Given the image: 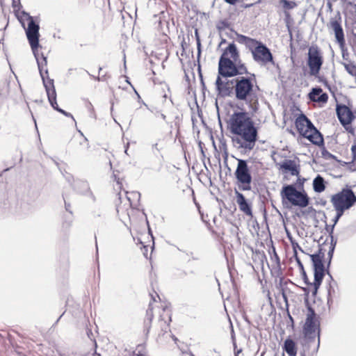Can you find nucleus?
I'll use <instances>...</instances> for the list:
<instances>
[{
  "mask_svg": "<svg viewBox=\"0 0 356 356\" xmlns=\"http://www.w3.org/2000/svg\"><path fill=\"white\" fill-rule=\"evenodd\" d=\"M282 349L289 356H296L297 355V344L290 337L284 340Z\"/></svg>",
  "mask_w": 356,
  "mask_h": 356,
  "instance_id": "aec40b11",
  "label": "nucleus"
},
{
  "mask_svg": "<svg viewBox=\"0 0 356 356\" xmlns=\"http://www.w3.org/2000/svg\"><path fill=\"white\" fill-rule=\"evenodd\" d=\"M343 126V127L346 129V131H348V133L351 134H354L355 133V129L352 127V124H341Z\"/></svg>",
  "mask_w": 356,
  "mask_h": 356,
  "instance_id": "864d4df0",
  "label": "nucleus"
},
{
  "mask_svg": "<svg viewBox=\"0 0 356 356\" xmlns=\"http://www.w3.org/2000/svg\"><path fill=\"white\" fill-rule=\"evenodd\" d=\"M330 26L334 32L337 42L339 43L340 47H343L345 44V38L341 23L337 20H332L330 22Z\"/></svg>",
  "mask_w": 356,
  "mask_h": 356,
  "instance_id": "6ab92c4d",
  "label": "nucleus"
},
{
  "mask_svg": "<svg viewBox=\"0 0 356 356\" xmlns=\"http://www.w3.org/2000/svg\"><path fill=\"white\" fill-rule=\"evenodd\" d=\"M330 201L333 206L350 209L356 203V195L353 191V186L346 184L340 191L332 195Z\"/></svg>",
  "mask_w": 356,
  "mask_h": 356,
  "instance_id": "6e6552de",
  "label": "nucleus"
},
{
  "mask_svg": "<svg viewBox=\"0 0 356 356\" xmlns=\"http://www.w3.org/2000/svg\"><path fill=\"white\" fill-rule=\"evenodd\" d=\"M229 27V23L226 20H221L219 24L217 26V29L220 31L228 29Z\"/></svg>",
  "mask_w": 356,
  "mask_h": 356,
  "instance_id": "49530a36",
  "label": "nucleus"
},
{
  "mask_svg": "<svg viewBox=\"0 0 356 356\" xmlns=\"http://www.w3.org/2000/svg\"><path fill=\"white\" fill-rule=\"evenodd\" d=\"M248 74V68L240 59L236 44L234 42L229 43L219 58L218 74L227 79Z\"/></svg>",
  "mask_w": 356,
  "mask_h": 356,
  "instance_id": "7ed1b4c3",
  "label": "nucleus"
},
{
  "mask_svg": "<svg viewBox=\"0 0 356 356\" xmlns=\"http://www.w3.org/2000/svg\"><path fill=\"white\" fill-rule=\"evenodd\" d=\"M44 73L47 74V79H45L44 74H43V76H41V79L42 80V83L47 92L49 104L54 110L58 111V113L63 114L66 117L71 118L73 120V121L76 122L73 115L70 113L65 111V110L62 109L58 106L56 100V92L54 86V79H50L48 76L47 69L45 70Z\"/></svg>",
  "mask_w": 356,
  "mask_h": 356,
  "instance_id": "9d476101",
  "label": "nucleus"
},
{
  "mask_svg": "<svg viewBox=\"0 0 356 356\" xmlns=\"http://www.w3.org/2000/svg\"><path fill=\"white\" fill-rule=\"evenodd\" d=\"M330 248H334L335 249L336 248V245H337V238H335L334 237L333 235H330Z\"/></svg>",
  "mask_w": 356,
  "mask_h": 356,
  "instance_id": "6e6d98bb",
  "label": "nucleus"
},
{
  "mask_svg": "<svg viewBox=\"0 0 356 356\" xmlns=\"http://www.w3.org/2000/svg\"><path fill=\"white\" fill-rule=\"evenodd\" d=\"M335 226H336V225H334V224L330 225H327V223H325V229L329 234V236L333 235Z\"/></svg>",
  "mask_w": 356,
  "mask_h": 356,
  "instance_id": "603ef678",
  "label": "nucleus"
},
{
  "mask_svg": "<svg viewBox=\"0 0 356 356\" xmlns=\"http://www.w3.org/2000/svg\"><path fill=\"white\" fill-rule=\"evenodd\" d=\"M314 341H307L306 339L304 337L302 341V346H303V351L300 352V356H306V351H307L309 348L310 343L314 342Z\"/></svg>",
  "mask_w": 356,
  "mask_h": 356,
  "instance_id": "58836bf2",
  "label": "nucleus"
},
{
  "mask_svg": "<svg viewBox=\"0 0 356 356\" xmlns=\"http://www.w3.org/2000/svg\"><path fill=\"white\" fill-rule=\"evenodd\" d=\"M279 291H280V293L282 295L283 300L285 302V305H286V309L288 310L289 305V300H288V297L286 296L285 289L279 290Z\"/></svg>",
  "mask_w": 356,
  "mask_h": 356,
  "instance_id": "3c124183",
  "label": "nucleus"
},
{
  "mask_svg": "<svg viewBox=\"0 0 356 356\" xmlns=\"http://www.w3.org/2000/svg\"><path fill=\"white\" fill-rule=\"evenodd\" d=\"M323 64V53L316 44L311 45L308 49L307 65L309 67L310 76L319 74Z\"/></svg>",
  "mask_w": 356,
  "mask_h": 356,
  "instance_id": "9b49d317",
  "label": "nucleus"
},
{
  "mask_svg": "<svg viewBox=\"0 0 356 356\" xmlns=\"http://www.w3.org/2000/svg\"><path fill=\"white\" fill-rule=\"evenodd\" d=\"M323 92V90L319 86L314 87L311 89L310 92L308 94V97L312 101H315L317 98L316 97Z\"/></svg>",
  "mask_w": 356,
  "mask_h": 356,
  "instance_id": "c756f323",
  "label": "nucleus"
},
{
  "mask_svg": "<svg viewBox=\"0 0 356 356\" xmlns=\"http://www.w3.org/2000/svg\"><path fill=\"white\" fill-rule=\"evenodd\" d=\"M296 128L301 137H303L305 133L311 131L314 127L312 122L303 113H300L295 120Z\"/></svg>",
  "mask_w": 356,
  "mask_h": 356,
  "instance_id": "2eb2a0df",
  "label": "nucleus"
},
{
  "mask_svg": "<svg viewBox=\"0 0 356 356\" xmlns=\"http://www.w3.org/2000/svg\"><path fill=\"white\" fill-rule=\"evenodd\" d=\"M313 189L316 193H321L325 190L326 182L324 178L318 175L313 180Z\"/></svg>",
  "mask_w": 356,
  "mask_h": 356,
  "instance_id": "412c9836",
  "label": "nucleus"
},
{
  "mask_svg": "<svg viewBox=\"0 0 356 356\" xmlns=\"http://www.w3.org/2000/svg\"><path fill=\"white\" fill-rule=\"evenodd\" d=\"M23 28L24 29L27 40L36 60L40 75V76H43V74H44L43 72V67L47 65V57L44 56L43 54H41V57L39 56L38 49L41 48V45L40 44V34L38 18L37 17L33 20L28 22L27 27L24 25Z\"/></svg>",
  "mask_w": 356,
  "mask_h": 356,
  "instance_id": "39448f33",
  "label": "nucleus"
},
{
  "mask_svg": "<svg viewBox=\"0 0 356 356\" xmlns=\"http://www.w3.org/2000/svg\"><path fill=\"white\" fill-rule=\"evenodd\" d=\"M293 256L295 257V260H296V263L298 264V268L300 269V271L302 272V271L305 270V268H304V266H303L300 259L298 256L297 251H295V254H294Z\"/></svg>",
  "mask_w": 356,
  "mask_h": 356,
  "instance_id": "c03bdc74",
  "label": "nucleus"
},
{
  "mask_svg": "<svg viewBox=\"0 0 356 356\" xmlns=\"http://www.w3.org/2000/svg\"><path fill=\"white\" fill-rule=\"evenodd\" d=\"M316 204H319L324 207L327 204V201L324 199H320L319 201H316Z\"/></svg>",
  "mask_w": 356,
  "mask_h": 356,
  "instance_id": "774afa93",
  "label": "nucleus"
},
{
  "mask_svg": "<svg viewBox=\"0 0 356 356\" xmlns=\"http://www.w3.org/2000/svg\"><path fill=\"white\" fill-rule=\"evenodd\" d=\"M273 252H274V257L276 261V263L280 266V257H279L278 254H277L275 248H273Z\"/></svg>",
  "mask_w": 356,
  "mask_h": 356,
  "instance_id": "e2e57ef3",
  "label": "nucleus"
},
{
  "mask_svg": "<svg viewBox=\"0 0 356 356\" xmlns=\"http://www.w3.org/2000/svg\"><path fill=\"white\" fill-rule=\"evenodd\" d=\"M351 110L349 107L343 104H337L336 106V113L337 118L341 119L347 112Z\"/></svg>",
  "mask_w": 356,
  "mask_h": 356,
  "instance_id": "a878e982",
  "label": "nucleus"
},
{
  "mask_svg": "<svg viewBox=\"0 0 356 356\" xmlns=\"http://www.w3.org/2000/svg\"><path fill=\"white\" fill-rule=\"evenodd\" d=\"M280 3L282 5L283 8L286 10H291L297 6L295 1L290 0H280Z\"/></svg>",
  "mask_w": 356,
  "mask_h": 356,
  "instance_id": "2f4dec72",
  "label": "nucleus"
},
{
  "mask_svg": "<svg viewBox=\"0 0 356 356\" xmlns=\"http://www.w3.org/2000/svg\"><path fill=\"white\" fill-rule=\"evenodd\" d=\"M334 250H335V249H334V248L332 249V248H329V250H328V252H327V259H332V260Z\"/></svg>",
  "mask_w": 356,
  "mask_h": 356,
  "instance_id": "bf43d9fd",
  "label": "nucleus"
},
{
  "mask_svg": "<svg viewBox=\"0 0 356 356\" xmlns=\"http://www.w3.org/2000/svg\"><path fill=\"white\" fill-rule=\"evenodd\" d=\"M224 76H220L217 74L215 81V87L217 92V96L220 98H225L232 97L234 95V79H223Z\"/></svg>",
  "mask_w": 356,
  "mask_h": 356,
  "instance_id": "ddd939ff",
  "label": "nucleus"
},
{
  "mask_svg": "<svg viewBox=\"0 0 356 356\" xmlns=\"http://www.w3.org/2000/svg\"><path fill=\"white\" fill-rule=\"evenodd\" d=\"M297 177L296 184L298 188H302L301 191L297 190L295 184H286L283 185L280 191L282 204L287 209L291 207L289 204L300 208H305L309 204L310 199L306 191L303 189L304 183L306 179L300 178L299 175Z\"/></svg>",
  "mask_w": 356,
  "mask_h": 356,
  "instance_id": "20e7f679",
  "label": "nucleus"
},
{
  "mask_svg": "<svg viewBox=\"0 0 356 356\" xmlns=\"http://www.w3.org/2000/svg\"><path fill=\"white\" fill-rule=\"evenodd\" d=\"M289 282H291L290 280H285L284 277H280L278 282L276 284V288L278 290L285 289Z\"/></svg>",
  "mask_w": 356,
  "mask_h": 356,
  "instance_id": "72a5a7b5",
  "label": "nucleus"
},
{
  "mask_svg": "<svg viewBox=\"0 0 356 356\" xmlns=\"http://www.w3.org/2000/svg\"><path fill=\"white\" fill-rule=\"evenodd\" d=\"M234 82L235 99L252 105V101L257 99L252 79L250 76L241 75L234 79Z\"/></svg>",
  "mask_w": 356,
  "mask_h": 356,
  "instance_id": "423d86ee",
  "label": "nucleus"
},
{
  "mask_svg": "<svg viewBox=\"0 0 356 356\" xmlns=\"http://www.w3.org/2000/svg\"><path fill=\"white\" fill-rule=\"evenodd\" d=\"M343 65L347 71V72L350 74L351 76H355V74H356V65L351 63L348 64L346 63H343Z\"/></svg>",
  "mask_w": 356,
  "mask_h": 356,
  "instance_id": "f704fd0d",
  "label": "nucleus"
},
{
  "mask_svg": "<svg viewBox=\"0 0 356 356\" xmlns=\"http://www.w3.org/2000/svg\"><path fill=\"white\" fill-rule=\"evenodd\" d=\"M334 208V210L336 211V215L334 218L332 219L333 224L337 225L339 222V219L341 218V216L343 215L344 212L346 211V209H343L342 208H339L336 206H333Z\"/></svg>",
  "mask_w": 356,
  "mask_h": 356,
  "instance_id": "7c9ffc66",
  "label": "nucleus"
},
{
  "mask_svg": "<svg viewBox=\"0 0 356 356\" xmlns=\"http://www.w3.org/2000/svg\"><path fill=\"white\" fill-rule=\"evenodd\" d=\"M156 116H160L164 121H165L166 120V115H164L163 113L159 112V111H156V113H155Z\"/></svg>",
  "mask_w": 356,
  "mask_h": 356,
  "instance_id": "338daca9",
  "label": "nucleus"
},
{
  "mask_svg": "<svg viewBox=\"0 0 356 356\" xmlns=\"http://www.w3.org/2000/svg\"><path fill=\"white\" fill-rule=\"evenodd\" d=\"M314 76L318 79L319 83H323L325 87H326L330 92H332L331 86L325 76H321L319 74Z\"/></svg>",
  "mask_w": 356,
  "mask_h": 356,
  "instance_id": "4c0bfd02",
  "label": "nucleus"
},
{
  "mask_svg": "<svg viewBox=\"0 0 356 356\" xmlns=\"http://www.w3.org/2000/svg\"><path fill=\"white\" fill-rule=\"evenodd\" d=\"M39 195V192L33 188H29L26 193L23 195L21 199L20 207L24 213L27 214L31 211L32 204L37 200Z\"/></svg>",
  "mask_w": 356,
  "mask_h": 356,
  "instance_id": "4468645a",
  "label": "nucleus"
},
{
  "mask_svg": "<svg viewBox=\"0 0 356 356\" xmlns=\"http://www.w3.org/2000/svg\"><path fill=\"white\" fill-rule=\"evenodd\" d=\"M227 129L236 135L232 138L234 146L243 154L252 150L258 140V129L246 111H234L227 122Z\"/></svg>",
  "mask_w": 356,
  "mask_h": 356,
  "instance_id": "f257e3e1",
  "label": "nucleus"
},
{
  "mask_svg": "<svg viewBox=\"0 0 356 356\" xmlns=\"http://www.w3.org/2000/svg\"><path fill=\"white\" fill-rule=\"evenodd\" d=\"M197 72H198V75H199V77H200V83H201V85H202V90L204 91V90H206V86H205V83H204V79H203V76H202V69H201V65L200 64V62L198 63Z\"/></svg>",
  "mask_w": 356,
  "mask_h": 356,
  "instance_id": "37998d69",
  "label": "nucleus"
},
{
  "mask_svg": "<svg viewBox=\"0 0 356 356\" xmlns=\"http://www.w3.org/2000/svg\"><path fill=\"white\" fill-rule=\"evenodd\" d=\"M311 213H316V211L312 207H309L306 210L302 211V215H307Z\"/></svg>",
  "mask_w": 356,
  "mask_h": 356,
  "instance_id": "4d7b16f0",
  "label": "nucleus"
},
{
  "mask_svg": "<svg viewBox=\"0 0 356 356\" xmlns=\"http://www.w3.org/2000/svg\"><path fill=\"white\" fill-rule=\"evenodd\" d=\"M321 150V156L325 159H333L337 161V156L330 152L325 147V141L323 142V146H318Z\"/></svg>",
  "mask_w": 356,
  "mask_h": 356,
  "instance_id": "c85d7f7f",
  "label": "nucleus"
},
{
  "mask_svg": "<svg viewBox=\"0 0 356 356\" xmlns=\"http://www.w3.org/2000/svg\"><path fill=\"white\" fill-rule=\"evenodd\" d=\"M300 274H301V277H302V279L304 282V283L307 285V286H311L312 285V282H309V280L308 278V276L307 275V273L305 270L302 271V272H300Z\"/></svg>",
  "mask_w": 356,
  "mask_h": 356,
  "instance_id": "8fccbe9b",
  "label": "nucleus"
},
{
  "mask_svg": "<svg viewBox=\"0 0 356 356\" xmlns=\"http://www.w3.org/2000/svg\"><path fill=\"white\" fill-rule=\"evenodd\" d=\"M151 305L149 304V308L146 312V320L145 321V331L146 332V334H147L151 328V323L154 318V314L152 309L150 308Z\"/></svg>",
  "mask_w": 356,
  "mask_h": 356,
  "instance_id": "5701e85b",
  "label": "nucleus"
},
{
  "mask_svg": "<svg viewBox=\"0 0 356 356\" xmlns=\"http://www.w3.org/2000/svg\"><path fill=\"white\" fill-rule=\"evenodd\" d=\"M312 286L314 288L313 291L312 292V296L316 297L318 293V289L320 288L321 286H318V285H312Z\"/></svg>",
  "mask_w": 356,
  "mask_h": 356,
  "instance_id": "052dcab7",
  "label": "nucleus"
},
{
  "mask_svg": "<svg viewBox=\"0 0 356 356\" xmlns=\"http://www.w3.org/2000/svg\"><path fill=\"white\" fill-rule=\"evenodd\" d=\"M307 314L305 324L302 327L303 337L307 341H314L315 332L317 331L318 343L313 353H316L320 346L321 337V323L318 315L316 314L315 310L312 306H307Z\"/></svg>",
  "mask_w": 356,
  "mask_h": 356,
  "instance_id": "0eeeda50",
  "label": "nucleus"
},
{
  "mask_svg": "<svg viewBox=\"0 0 356 356\" xmlns=\"http://www.w3.org/2000/svg\"><path fill=\"white\" fill-rule=\"evenodd\" d=\"M279 165L280 169L284 173L289 172L292 176H298L300 175V165H297L294 160L284 159Z\"/></svg>",
  "mask_w": 356,
  "mask_h": 356,
  "instance_id": "a211bd4d",
  "label": "nucleus"
},
{
  "mask_svg": "<svg viewBox=\"0 0 356 356\" xmlns=\"http://www.w3.org/2000/svg\"><path fill=\"white\" fill-rule=\"evenodd\" d=\"M195 39H196V42H197V63H199L201 53H202V44H201V41H200V35H199L197 29L195 30Z\"/></svg>",
  "mask_w": 356,
  "mask_h": 356,
  "instance_id": "473e14b6",
  "label": "nucleus"
},
{
  "mask_svg": "<svg viewBox=\"0 0 356 356\" xmlns=\"http://www.w3.org/2000/svg\"><path fill=\"white\" fill-rule=\"evenodd\" d=\"M355 118V116L353 111L350 110L348 112L346 113L345 115L343 116L341 119L339 118V121L341 123V124H352V122L354 121Z\"/></svg>",
  "mask_w": 356,
  "mask_h": 356,
  "instance_id": "393cba45",
  "label": "nucleus"
},
{
  "mask_svg": "<svg viewBox=\"0 0 356 356\" xmlns=\"http://www.w3.org/2000/svg\"><path fill=\"white\" fill-rule=\"evenodd\" d=\"M44 73L47 74V79H45L44 74H43V76H41V79L42 80V83L47 92L49 104L54 110L58 111V113L63 114L66 117L71 118L73 120V121L76 122L73 115L70 113L65 111V110L62 109L58 106L56 100V92L54 86V79H50L48 76L47 69L45 70Z\"/></svg>",
  "mask_w": 356,
  "mask_h": 356,
  "instance_id": "1a4fd4ad",
  "label": "nucleus"
},
{
  "mask_svg": "<svg viewBox=\"0 0 356 356\" xmlns=\"http://www.w3.org/2000/svg\"><path fill=\"white\" fill-rule=\"evenodd\" d=\"M19 16L21 17V18L23 17H25L26 19L29 22V21H31V20H33L35 19L36 17H34L33 16H31L29 13H27L26 11L25 10H22L21 12V15H19ZM23 20V19H22Z\"/></svg>",
  "mask_w": 356,
  "mask_h": 356,
  "instance_id": "09e8293b",
  "label": "nucleus"
},
{
  "mask_svg": "<svg viewBox=\"0 0 356 356\" xmlns=\"http://www.w3.org/2000/svg\"><path fill=\"white\" fill-rule=\"evenodd\" d=\"M253 60L261 66H266L270 63L273 66H278L275 60L270 49L264 43H259L252 51Z\"/></svg>",
  "mask_w": 356,
  "mask_h": 356,
  "instance_id": "f8f14e48",
  "label": "nucleus"
},
{
  "mask_svg": "<svg viewBox=\"0 0 356 356\" xmlns=\"http://www.w3.org/2000/svg\"><path fill=\"white\" fill-rule=\"evenodd\" d=\"M324 271H314V282H312V285H318L321 286L323 278H324Z\"/></svg>",
  "mask_w": 356,
  "mask_h": 356,
  "instance_id": "cd10ccee",
  "label": "nucleus"
},
{
  "mask_svg": "<svg viewBox=\"0 0 356 356\" xmlns=\"http://www.w3.org/2000/svg\"><path fill=\"white\" fill-rule=\"evenodd\" d=\"M236 36H237V41L239 43H241V44H244L245 45L246 44V43L248 42H252V41H254L252 40V38H250L248 36L242 35V34L237 33Z\"/></svg>",
  "mask_w": 356,
  "mask_h": 356,
  "instance_id": "e433bc0d",
  "label": "nucleus"
},
{
  "mask_svg": "<svg viewBox=\"0 0 356 356\" xmlns=\"http://www.w3.org/2000/svg\"><path fill=\"white\" fill-rule=\"evenodd\" d=\"M303 291L305 292V305L306 307L307 308V306H311L309 305V289L307 287H303L302 288Z\"/></svg>",
  "mask_w": 356,
  "mask_h": 356,
  "instance_id": "a18cd8bd",
  "label": "nucleus"
},
{
  "mask_svg": "<svg viewBox=\"0 0 356 356\" xmlns=\"http://www.w3.org/2000/svg\"><path fill=\"white\" fill-rule=\"evenodd\" d=\"M309 257L325 259V250L319 245L318 250L314 254H309Z\"/></svg>",
  "mask_w": 356,
  "mask_h": 356,
  "instance_id": "c9c22d12",
  "label": "nucleus"
},
{
  "mask_svg": "<svg viewBox=\"0 0 356 356\" xmlns=\"http://www.w3.org/2000/svg\"><path fill=\"white\" fill-rule=\"evenodd\" d=\"M351 152H352V161L350 162V164H353V165H355V161H356V143H354V144L351 147Z\"/></svg>",
  "mask_w": 356,
  "mask_h": 356,
  "instance_id": "de8ad7c7",
  "label": "nucleus"
},
{
  "mask_svg": "<svg viewBox=\"0 0 356 356\" xmlns=\"http://www.w3.org/2000/svg\"><path fill=\"white\" fill-rule=\"evenodd\" d=\"M241 0H224L228 4L235 5L236 3L239 2Z\"/></svg>",
  "mask_w": 356,
  "mask_h": 356,
  "instance_id": "0e129e2a",
  "label": "nucleus"
},
{
  "mask_svg": "<svg viewBox=\"0 0 356 356\" xmlns=\"http://www.w3.org/2000/svg\"><path fill=\"white\" fill-rule=\"evenodd\" d=\"M328 100V95L326 92H321L318 97L316 99L314 102H318L321 103H327Z\"/></svg>",
  "mask_w": 356,
  "mask_h": 356,
  "instance_id": "79ce46f5",
  "label": "nucleus"
},
{
  "mask_svg": "<svg viewBox=\"0 0 356 356\" xmlns=\"http://www.w3.org/2000/svg\"><path fill=\"white\" fill-rule=\"evenodd\" d=\"M342 49V58L344 60H348V53L346 49H343V47H341Z\"/></svg>",
  "mask_w": 356,
  "mask_h": 356,
  "instance_id": "680f3d73",
  "label": "nucleus"
},
{
  "mask_svg": "<svg viewBox=\"0 0 356 356\" xmlns=\"http://www.w3.org/2000/svg\"><path fill=\"white\" fill-rule=\"evenodd\" d=\"M12 6L13 8V11L15 13V16L17 17V19L20 22L22 27H24V21L22 19L21 17L19 16V11L22 8V6L20 3V0H13L12 1Z\"/></svg>",
  "mask_w": 356,
  "mask_h": 356,
  "instance_id": "b1692460",
  "label": "nucleus"
},
{
  "mask_svg": "<svg viewBox=\"0 0 356 356\" xmlns=\"http://www.w3.org/2000/svg\"><path fill=\"white\" fill-rule=\"evenodd\" d=\"M254 41L252 42H248L245 44V47L247 49H248L250 52L252 54V51H254V48H256L257 45H259V43H261L262 42L259 41L254 38H252Z\"/></svg>",
  "mask_w": 356,
  "mask_h": 356,
  "instance_id": "ea45409f",
  "label": "nucleus"
},
{
  "mask_svg": "<svg viewBox=\"0 0 356 356\" xmlns=\"http://www.w3.org/2000/svg\"><path fill=\"white\" fill-rule=\"evenodd\" d=\"M72 187L77 193L91 198L93 202L96 201V197L90 191L89 184L87 181L76 179L74 181Z\"/></svg>",
  "mask_w": 356,
  "mask_h": 356,
  "instance_id": "dca6fc26",
  "label": "nucleus"
},
{
  "mask_svg": "<svg viewBox=\"0 0 356 356\" xmlns=\"http://www.w3.org/2000/svg\"><path fill=\"white\" fill-rule=\"evenodd\" d=\"M64 202H65V210L68 212H70V213H72V211H70V204L69 202H67L66 200L64 199Z\"/></svg>",
  "mask_w": 356,
  "mask_h": 356,
  "instance_id": "69168bd1",
  "label": "nucleus"
},
{
  "mask_svg": "<svg viewBox=\"0 0 356 356\" xmlns=\"http://www.w3.org/2000/svg\"><path fill=\"white\" fill-rule=\"evenodd\" d=\"M302 138L307 139L313 145L316 146H323V135L314 125L313 128H311V131L307 133H305Z\"/></svg>",
  "mask_w": 356,
  "mask_h": 356,
  "instance_id": "f3484780",
  "label": "nucleus"
},
{
  "mask_svg": "<svg viewBox=\"0 0 356 356\" xmlns=\"http://www.w3.org/2000/svg\"><path fill=\"white\" fill-rule=\"evenodd\" d=\"M291 243L292 248L293 249V254H295V251H296V248H298L299 250H300L302 252L305 253L302 248L299 245V244L297 242H296L295 241H291Z\"/></svg>",
  "mask_w": 356,
  "mask_h": 356,
  "instance_id": "5fc2aeb1",
  "label": "nucleus"
},
{
  "mask_svg": "<svg viewBox=\"0 0 356 356\" xmlns=\"http://www.w3.org/2000/svg\"><path fill=\"white\" fill-rule=\"evenodd\" d=\"M178 250L180 251V252H182L184 253H185L187 256H190L191 257L192 259L193 260H197L198 258L197 257H195L193 256V252H186L182 250H181L180 248H178Z\"/></svg>",
  "mask_w": 356,
  "mask_h": 356,
  "instance_id": "13d9d810",
  "label": "nucleus"
},
{
  "mask_svg": "<svg viewBox=\"0 0 356 356\" xmlns=\"http://www.w3.org/2000/svg\"><path fill=\"white\" fill-rule=\"evenodd\" d=\"M314 271H324L325 259L310 257Z\"/></svg>",
  "mask_w": 356,
  "mask_h": 356,
  "instance_id": "4be33fe9",
  "label": "nucleus"
},
{
  "mask_svg": "<svg viewBox=\"0 0 356 356\" xmlns=\"http://www.w3.org/2000/svg\"><path fill=\"white\" fill-rule=\"evenodd\" d=\"M236 159L238 162L234 173L236 179L235 185L237 186V188H234L236 201L241 211L247 216L252 217V204L240 192V191H247L252 190V176L251 170L248 165V160L242 159Z\"/></svg>",
  "mask_w": 356,
  "mask_h": 356,
  "instance_id": "f03ea898",
  "label": "nucleus"
},
{
  "mask_svg": "<svg viewBox=\"0 0 356 356\" xmlns=\"http://www.w3.org/2000/svg\"><path fill=\"white\" fill-rule=\"evenodd\" d=\"M334 286L335 285H334L333 284L329 283V285L327 287V304L329 308L333 303L332 296H333V295L335 294Z\"/></svg>",
  "mask_w": 356,
  "mask_h": 356,
  "instance_id": "bb28decb",
  "label": "nucleus"
},
{
  "mask_svg": "<svg viewBox=\"0 0 356 356\" xmlns=\"http://www.w3.org/2000/svg\"><path fill=\"white\" fill-rule=\"evenodd\" d=\"M188 273L185 270L178 268L174 273L175 277L177 279H184L187 276Z\"/></svg>",
  "mask_w": 356,
  "mask_h": 356,
  "instance_id": "a19ab883",
  "label": "nucleus"
}]
</instances>
